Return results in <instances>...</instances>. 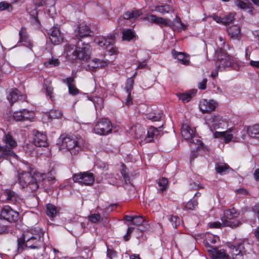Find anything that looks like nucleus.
<instances>
[{
    "mask_svg": "<svg viewBox=\"0 0 259 259\" xmlns=\"http://www.w3.org/2000/svg\"><path fill=\"white\" fill-rule=\"evenodd\" d=\"M144 20L151 21V22L162 26H172V21L168 19L159 17L155 15H150L144 18Z\"/></svg>",
    "mask_w": 259,
    "mask_h": 259,
    "instance_id": "nucleus-16",
    "label": "nucleus"
},
{
    "mask_svg": "<svg viewBox=\"0 0 259 259\" xmlns=\"http://www.w3.org/2000/svg\"><path fill=\"white\" fill-rule=\"evenodd\" d=\"M131 133L134 134L136 138H141L145 133V129L139 124H137L131 127Z\"/></svg>",
    "mask_w": 259,
    "mask_h": 259,
    "instance_id": "nucleus-27",
    "label": "nucleus"
},
{
    "mask_svg": "<svg viewBox=\"0 0 259 259\" xmlns=\"http://www.w3.org/2000/svg\"><path fill=\"white\" fill-rule=\"evenodd\" d=\"M115 36L110 35L106 37L97 36L95 38V42L101 47H104L110 55L117 54L118 51L114 46Z\"/></svg>",
    "mask_w": 259,
    "mask_h": 259,
    "instance_id": "nucleus-6",
    "label": "nucleus"
},
{
    "mask_svg": "<svg viewBox=\"0 0 259 259\" xmlns=\"http://www.w3.org/2000/svg\"><path fill=\"white\" fill-rule=\"evenodd\" d=\"M134 83V80L133 77H130L126 80L125 90H126L127 94L128 95L131 94V91L133 89Z\"/></svg>",
    "mask_w": 259,
    "mask_h": 259,
    "instance_id": "nucleus-44",
    "label": "nucleus"
},
{
    "mask_svg": "<svg viewBox=\"0 0 259 259\" xmlns=\"http://www.w3.org/2000/svg\"><path fill=\"white\" fill-rule=\"evenodd\" d=\"M45 89H46L47 95L49 96V97L51 100H53L54 96L53 95V87L51 85H48V86L46 87Z\"/></svg>",
    "mask_w": 259,
    "mask_h": 259,
    "instance_id": "nucleus-55",
    "label": "nucleus"
},
{
    "mask_svg": "<svg viewBox=\"0 0 259 259\" xmlns=\"http://www.w3.org/2000/svg\"><path fill=\"white\" fill-rule=\"evenodd\" d=\"M235 15V13L232 12L226 16L220 18L219 19L220 20V23L225 25L230 24V23L233 22Z\"/></svg>",
    "mask_w": 259,
    "mask_h": 259,
    "instance_id": "nucleus-37",
    "label": "nucleus"
},
{
    "mask_svg": "<svg viewBox=\"0 0 259 259\" xmlns=\"http://www.w3.org/2000/svg\"><path fill=\"white\" fill-rule=\"evenodd\" d=\"M146 116V118L149 120L153 121H157L162 119L163 114L160 112H151L148 113Z\"/></svg>",
    "mask_w": 259,
    "mask_h": 259,
    "instance_id": "nucleus-36",
    "label": "nucleus"
},
{
    "mask_svg": "<svg viewBox=\"0 0 259 259\" xmlns=\"http://www.w3.org/2000/svg\"><path fill=\"white\" fill-rule=\"evenodd\" d=\"M158 184L159 186L160 187L161 191L162 192H163L167 188L168 185V180L167 179L163 178L159 180Z\"/></svg>",
    "mask_w": 259,
    "mask_h": 259,
    "instance_id": "nucleus-48",
    "label": "nucleus"
},
{
    "mask_svg": "<svg viewBox=\"0 0 259 259\" xmlns=\"http://www.w3.org/2000/svg\"><path fill=\"white\" fill-rule=\"evenodd\" d=\"M249 64L253 67L259 68V61H251Z\"/></svg>",
    "mask_w": 259,
    "mask_h": 259,
    "instance_id": "nucleus-64",
    "label": "nucleus"
},
{
    "mask_svg": "<svg viewBox=\"0 0 259 259\" xmlns=\"http://www.w3.org/2000/svg\"><path fill=\"white\" fill-rule=\"evenodd\" d=\"M46 2V6L50 7L48 12L50 13L52 10L54 9V6L55 4L56 0H45Z\"/></svg>",
    "mask_w": 259,
    "mask_h": 259,
    "instance_id": "nucleus-54",
    "label": "nucleus"
},
{
    "mask_svg": "<svg viewBox=\"0 0 259 259\" xmlns=\"http://www.w3.org/2000/svg\"><path fill=\"white\" fill-rule=\"evenodd\" d=\"M227 246L230 249L233 259H242L243 254L251 249V244L246 239H239L234 244L228 243Z\"/></svg>",
    "mask_w": 259,
    "mask_h": 259,
    "instance_id": "nucleus-2",
    "label": "nucleus"
},
{
    "mask_svg": "<svg viewBox=\"0 0 259 259\" xmlns=\"http://www.w3.org/2000/svg\"><path fill=\"white\" fill-rule=\"evenodd\" d=\"M213 136L215 138H223L225 142L226 143H229L231 141L233 138V135L230 132H215L213 134Z\"/></svg>",
    "mask_w": 259,
    "mask_h": 259,
    "instance_id": "nucleus-29",
    "label": "nucleus"
},
{
    "mask_svg": "<svg viewBox=\"0 0 259 259\" xmlns=\"http://www.w3.org/2000/svg\"><path fill=\"white\" fill-rule=\"evenodd\" d=\"M63 35L58 27L54 26L51 30L50 39L55 45L60 44L63 41Z\"/></svg>",
    "mask_w": 259,
    "mask_h": 259,
    "instance_id": "nucleus-18",
    "label": "nucleus"
},
{
    "mask_svg": "<svg viewBox=\"0 0 259 259\" xmlns=\"http://www.w3.org/2000/svg\"><path fill=\"white\" fill-rule=\"evenodd\" d=\"M207 251L212 259H230V256L224 249H219L216 247L210 246L208 242L205 243Z\"/></svg>",
    "mask_w": 259,
    "mask_h": 259,
    "instance_id": "nucleus-12",
    "label": "nucleus"
},
{
    "mask_svg": "<svg viewBox=\"0 0 259 259\" xmlns=\"http://www.w3.org/2000/svg\"><path fill=\"white\" fill-rule=\"evenodd\" d=\"M135 36L134 32L130 29L124 30L122 31V39L131 40Z\"/></svg>",
    "mask_w": 259,
    "mask_h": 259,
    "instance_id": "nucleus-40",
    "label": "nucleus"
},
{
    "mask_svg": "<svg viewBox=\"0 0 259 259\" xmlns=\"http://www.w3.org/2000/svg\"><path fill=\"white\" fill-rule=\"evenodd\" d=\"M13 118L16 121H25L23 116L22 110L15 112L13 114Z\"/></svg>",
    "mask_w": 259,
    "mask_h": 259,
    "instance_id": "nucleus-50",
    "label": "nucleus"
},
{
    "mask_svg": "<svg viewBox=\"0 0 259 259\" xmlns=\"http://www.w3.org/2000/svg\"><path fill=\"white\" fill-rule=\"evenodd\" d=\"M20 35V41L23 43V45L31 49L32 47V45L30 43L28 39V37L23 34V32L20 31L19 32Z\"/></svg>",
    "mask_w": 259,
    "mask_h": 259,
    "instance_id": "nucleus-41",
    "label": "nucleus"
},
{
    "mask_svg": "<svg viewBox=\"0 0 259 259\" xmlns=\"http://www.w3.org/2000/svg\"><path fill=\"white\" fill-rule=\"evenodd\" d=\"M238 215L239 213L234 208L227 210L225 213L226 219H222L223 227L235 228L239 226L241 224V222L239 220L234 219Z\"/></svg>",
    "mask_w": 259,
    "mask_h": 259,
    "instance_id": "nucleus-9",
    "label": "nucleus"
},
{
    "mask_svg": "<svg viewBox=\"0 0 259 259\" xmlns=\"http://www.w3.org/2000/svg\"><path fill=\"white\" fill-rule=\"evenodd\" d=\"M196 92V90H191L186 93L178 94L177 96L183 102L187 103L195 95Z\"/></svg>",
    "mask_w": 259,
    "mask_h": 259,
    "instance_id": "nucleus-23",
    "label": "nucleus"
},
{
    "mask_svg": "<svg viewBox=\"0 0 259 259\" xmlns=\"http://www.w3.org/2000/svg\"><path fill=\"white\" fill-rule=\"evenodd\" d=\"M141 13L139 11H135L133 12H126L123 15V18H119V22L122 19L133 20L137 18L140 16Z\"/></svg>",
    "mask_w": 259,
    "mask_h": 259,
    "instance_id": "nucleus-31",
    "label": "nucleus"
},
{
    "mask_svg": "<svg viewBox=\"0 0 259 259\" xmlns=\"http://www.w3.org/2000/svg\"><path fill=\"white\" fill-rule=\"evenodd\" d=\"M19 182L26 191L32 192L37 190L38 184L35 178L29 172H22L19 176Z\"/></svg>",
    "mask_w": 259,
    "mask_h": 259,
    "instance_id": "nucleus-5",
    "label": "nucleus"
},
{
    "mask_svg": "<svg viewBox=\"0 0 259 259\" xmlns=\"http://www.w3.org/2000/svg\"><path fill=\"white\" fill-rule=\"evenodd\" d=\"M236 193L237 194H240L241 195H245L248 193L247 191L243 188H241L236 190Z\"/></svg>",
    "mask_w": 259,
    "mask_h": 259,
    "instance_id": "nucleus-63",
    "label": "nucleus"
},
{
    "mask_svg": "<svg viewBox=\"0 0 259 259\" xmlns=\"http://www.w3.org/2000/svg\"><path fill=\"white\" fill-rule=\"evenodd\" d=\"M209 226L210 228H221L222 227H223V223H221L220 222H214L210 223Z\"/></svg>",
    "mask_w": 259,
    "mask_h": 259,
    "instance_id": "nucleus-59",
    "label": "nucleus"
},
{
    "mask_svg": "<svg viewBox=\"0 0 259 259\" xmlns=\"http://www.w3.org/2000/svg\"><path fill=\"white\" fill-rule=\"evenodd\" d=\"M230 36L234 39H239L240 37V28L237 25H233L227 29Z\"/></svg>",
    "mask_w": 259,
    "mask_h": 259,
    "instance_id": "nucleus-28",
    "label": "nucleus"
},
{
    "mask_svg": "<svg viewBox=\"0 0 259 259\" xmlns=\"http://www.w3.org/2000/svg\"><path fill=\"white\" fill-rule=\"evenodd\" d=\"M169 221L175 228H176L177 225L180 224V219L177 216L171 215L169 218Z\"/></svg>",
    "mask_w": 259,
    "mask_h": 259,
    "instance_id": "nucleus-53",
    "label": "nucleus"
},
{
    "mask_svg": "<svg viewBox=\"0 0 259 259\" xmlns=\"http://www.w3.org/2000/svg\"><path fill=\"white\" fill-rule=\"evenodd\" d=\"M30 15L31 18L34 22H38L37 18V12L35 10L32 11L30 13Z\"/></svg>",
    "mask_w": 259,
    "mask_h": 259,
    "instance_id": "nucleus-58",
    "label": "nucleus"
},
{
    "mask_svg": "<svg viewBox=\"0 0 259 259\" xmlns=\"http://www.w3.org/2000/svg\"><path fill=\"white\" fill-rule=\"evenodd\" d=\"M5 221L0 219V233H8L9 230L6 225L5 224Z\"/></svg>",
    "mask_w": 259,
    "mask_h": 259,
    "instance_id": "nucleus-52",
    "label": "nucleus"
},
{
    "mask_svg": "<svg viewBox=\"0 0 259 259\" xmlns=\"http://www.w3.org/2000/svg\"><path fill=\"white\" fill-rule=\"evenodd\" d=\"M235 5L239 8L243 10H247L249 14L253 13V7L248 0H235Z\"/></svg>",
    "mask_w": 259,
    "mask_h": 259,
    "instance_id": "nucleus-20",
    "label": "nucleus"
},
{
    "mask_svg": "<svg viewBox=\"0 0 259 259\" xmlns=\"http://www.w3.org/2000/svg\"><path fill=\"white\" fill-rule=\"evenodd\" d=\"M158 131L156 128L150 127L147 131V135L145 138L146 143H150L154 140V138L157 134Z\"/></svg>",
    "mask_w": 259,
    "mask_h": 259,
    "instance_id": "nucleus-32",
    "label": "nucleus"
},
{
    "mask_svg": "<svg viewBox=\"0 0 259 259\" xmlns=\"http://www.w3.org/2000/svg\"><path fill=\"white\" fill-rule=\"evenodd\" d=\"M121 167H122V169L121 170V174L124 179V180H125V181H128V174H127V172L126 171V167H125V165L124 164H122V165H121Z\"/></svg>",
    "mask_w": 259,
    "mask_h": 259,
    "instance_id": "nucleus-56",
    "label": "nucleus"
},
{
    "mask_svg": "<svg viewBox=\"0 0 259 259\" xmlns=\"http://www.w3.org/2000/svg\"><path fill=\"white\" fill-rule=\"evenodd\" d=\"M3 141L6 146H0V152H3L4 155L5 156L17 157L16 154L13 151V149L17 147V143L12 136L9 133L6 134L3 138Z\"/></svg>",
    "mask_w": 259,
    "mask_h": 259,
    "instance_id": "nucleus-8",
    "label": "nucleus"
},
{
    "mask_svg": "<svg viewBox=\"0 0 259 259\" xmlns=\"http://www.w3.org/2000/svg\"><path fill=\"white\" fill-rule=\"evenodd\" d=\"M34 3L35 6L38 7L46 5L45 0H34Z\"/></svg>",
    "mask_w": 259,
    "mask_h": 259,
    "instance_id": "nucleus-62",
    "label": "nucleus"
},
{
    "mask_svg": "<svg viewBox=\"0 0 259 259\" xmlns=\"http://www.w3.org/2000/svg\"><path fill=\"white\" fill-rule=\"evenodd\" d=\"M112 125L107 118H102L96 124L94 130L96 134L105 136L112 132Z\"/></svg>",
    "mask_w": 259,
    "mask_h": 259,
    "instance_id": "nucleus-10",
    "label": "nucleus"
},
{
    "mask_svg": "<svg viewBox=\"0 0 259 259\" xmlns=\"http://www.w3.org/2000/svg\"><path fill=\"white\" fill-rule=\"evenodd\" d=\"M76 51V48L74 49V46L71 45H67L65 46V52L68 57H71L72 59H74V54Z\"/></svg>",
    "mask_w": 259,
    "mask_h": 259,
    "instance_id": "nucleus-39",
    "label": "nucleus"
},
{
    "mask_svg": "<svg viewBox=\"0 0 259 259\" xmlns=\"http://www.w3.org/2000/svg\"><path fill=\"white\" fill-rule=\"evenodd\" d=\"M207 79L204 78L202 81L199 83L198 88L201 90H204L206 88V84L207 83Z\"/></svg>",
    "mask_w": 259,
    "mask_h": 259,
    "instance_id": "nucleus-61",
    "label": "nucleus"
},
{
    "mask_svg": "<svg viewBox=\"0 0 259 259\" xmlns=\"http://www.w3.org/2000/svg\"><path fill=\"white\" fill-rule=\"evenodd\" d=\"M116 254L115 251L110 249H107V255L109 258L112 259L113 257H115L116 256Z\"/></svg>",
    "mask_w": 259,
    "mask_h": 259,
    "instance_id": "nucleus-60",
    "label": "nucleus"
},
{
    "mask_svg": "<svg viewBox=\"0 0 259 259\" xmlns=\"http://www.w3.org/2000/svg\"><path fill=\"white\" fill-rule=\"evenodd\" d=\"M190 142L193 143L194 145L197 146L196 148L199 149L200 147L203 146V143L202 142L198 139L197 138H193L192 139V140H190Z\"/></svg>",
    "mask_w": 259,
    "mask_h": 259,
    "instance_id": "nucleus-57",
    "label": "nucleus"
},
{
    "mask_svg": "<svg viewBox=\"0 0 259 259\" xmlns=\"http://www.w3.org/2000/svg\"><path fill=\"white\" fill-rule=\"evenodd\" d=\"M82 147V139L75 136H66L62 139V148L67 149L71 154H77L81 150Z\"/></svg>",
    "mask_w": 259,
    "mask_h": 259,
    "instance_id": "nucleus-3",
    "label": "nucleus"
},
{
    "mask_svg": "<svg viewBox=\"0 0 259 259\" xmlns=\"http://www.w3.org/2000/svg\"><path fill=\"white\" fill-rule=\"evenodd\" d=\"M22 111L24 120H30L34 117V113L32 111L25 109H22Z\"/></svg>",
    "mask_w": 259,
    "mask_h": 259,
    "instance_id": "nucleus-47",
    "label": "nucleus"
},
{
    "mask_svg": "<svg viewBox=\"0 0 259 259\" xmlns=\"http://www.w3.org/2000/svg\"><path fill=\"white\" fill-rule=\"evenodd\" d=\"M247 132L250 137L259 139V124H254L248 127Z\"/></svg>",
    "mask_w": 259,
    "mask_h": 259,
    "instance_id": "nucleus-34",
    "label": "nucleus"
},
{
    "mask_svg": "<svg viewBox=\"0 0 259 259\" xmlns=\"http://www.w3.org/2000/svg\"><path fill=\"white\" fill-rule=\"evenodd\" d=\"M172 56L175 59H178L182 64L184 65H188L190 63L188 56H186L183 53L178 52L175 50L172 51Z\"/></svg>",
    "mask_w": 259,
    "mask_h": 259,
    "instance_id": "nucleus-26",
    "label": "nucleus"
},
{
    "mask_svg": "<svg viewBox=\"0 0 259 259\" xmlns=\"http://www.w3.org/2000/svg\"><path fill=\"white\" fill-rule=\"evenodd\" d=\"M215 169L221 175L226 174L230 169L228 164L225 163L219 162L215 164Z\"/></svg>",
    "mask_w": 259,
    "mask_h": 259,
    "instance_id": "nucleus-35",
    "label": "nucleus"
},
{
    "mask_svg": "<svg viewBox=\"0 0 259 259\" xmlns=\"http://www.w3.org/2000/svg\"><path fill=\"white\" fill-rule=\"evenodd\" d=\"M19 92L16 89H12L8 95L7 96V99L10 101L11 104H13L18 99L25 100L26 97L25 95H19Z\"/></svg>",
    "mask_w": 259,
    "mask_h": 259,
    "instance_id": "nucleus-21",
    "label": "nucleus"
},
{
    "mask_svg": "<svg viewBox=\"0 0 259 259\" xmlns=\"http://www.w3.org/2000/svg\"><path fill=\"white\" fill-rule=\"evenodd\" d=\"M73 181L80 185H91L94 182V177L92 173L83 172L76 174L73 176Z\"/></svg>",
    "mask_w": 259,
    "mask_h": 259,
    "instance_id": "nucleus-11",
    "label": "nucleus"
},
{
    "mask_svg": "<svg viewBox=\"0 0 259 259\" xmlns=\"http://www.w3.org/2000/svg\"><path fill=\"white\" fill-rule=\"evenodd\" d=\"M33 143L37 147H46L48 146L47 138L45 134L34 131L33 132Z\"/></svg>",
    "mask_w": 259,
    "mask_h": 259,
    "instance_id": "nucleus-14",
    "label": "nucleus"
},
{
    "mask_svg": "<svg viewBox=\"0 0 259 259\" xmlns=\"http://www.w3.org/2000/svg\"><path fill=\"white\" fill-rule=\"evenodd\" d=\"M91 48L89 44L78 40L76 44V51L74 54V59L87 61L91 57Z\"/></svg>",
    "mask_w": 259,
    "mask_h": 259,
    "instance_id": "nucleus-7",
    "label": "nucleus"
},
{
    "mask_svg": "<svg viewBox=\"0 0 259 259\" xmlns=\"http://www.w3.org/2000/svg\"><path fill=\"white\" fill-rule=\"evenodd\" d=\"M235 64V59L233 57L229 55L225 49L220 48L217 52V59L215 61V66L220 70H223L227 68L232 67Z\"/></svg>",
    "mask_w": 259,
    "mask_h": 259,
    "instance_id": "nucleus-4",
    "label": "nucleus"
},
{
    "mask_svg": "<svg viewBox=\"0 0 259 259\" xmlns=\"http://www.w3.org/2000/svg\"><path fill=\"white\" fill-rule=\"evenodd\" d=\"M49 115L51 118H59L63 115V113L60 110L53 109L50 111Z\"/></svg>",
    "mask_w": 259,
    "mask_h": 259,
    "instance_id": "nucleus-46",
    "label": "nucleus"
},
{
    "mask_svg": "<svg viewBox=\"0 0 259 259\" xmlns=\"http://www.w3.org/2000/svg\"><path fill=\"white\" fill-rule=\"evenodd\" d=\"M1 217L4 221L9 222H16L19 219V213L14 211L10 206L4 207L1 212Z\"/></svg>",
    "mask_w": 259,
    "mask_h": 259,
    "instance_id": "nucleus-13",
    "label": "nucleus"
},
{
    "mask_svg": "<svg viewBox=\"0 0 259 259\" xmlns=\"http://www.w3.org/2000/svg\"><path fill=\"white\" fill-rule=\"evenodd\" d=\"M217 103L213 100L208 101L204 99L200 101L199 108L204 113H209L214 111L216 108Z\"/></svg>",
    "mask_w": 259,
    "mask_h": 259,
    "instance_id": "nucleus-17",
    "label": "nucleus"
},
{
    "mask_svg": "<svg viewBox=\"0 0 259 259\" xmlns=\"http://www.w3.org/2000/svg\"><path fill=\"white\" fill-rule=\"evenodd\" d=\"M169 27L179 32L186 30L187 27V25L182 23L181 19L178 16H176L174 21H172V26H169Z\"/></svg>",
    "mask_w": 259,
    "mask_h": 259,
    "instance_id": "nucleus-24",
    "label": "nucleus"
},
{
    "mask_svg": "<svg viewBox=\"0 0 259 259\" xmlns=\"http://www.w3.org/2000/svg\"><path fill=\"white\" fill-rule=\"evenodd\" d=\"M74 81V78L70 77L66 79V83L68 87L69 92L70 94L75 95L79 92L78 90L72 83Z\"/></svg>",
    "mask_w": 259,
    "mask_h": 259,
    "instance_id": "nucleus-33",
    "label": "nucleus"
},
{
    "mask_svg": "<svg viewBox=\"0 0 259 259\" xmlns=\"http://www.w3.org/2000/svg\"><path fill=\"white\" fill-rule=\"evenodd\" d=\"M153 8L152 10V11L159 12L162 15L174 12V8L171 6L167 4L161 6H155L153 7Z\"/></svg>",
    "mask_w": 259,
    "mask_h": 259,
    "instance_id": "nucleus-25",
    "label": "nucleus"
},
{
    "mask_svg": "<svg viewBox=\"0 0 259 259\" xmlns=\"http://www.w3.org/2000/svg\"><path fill=\"white\" fill-rule=\"evenodd\" d=\"M110 63V61L106 60H102L99 59H94L90 64L88 65V67L90 69L93 70L94 69L99 67H104L108 66Z\"/></svg>",
    "mask_w": 259,
    "mask_h": 259,
    "instance_id": "nucleus-22",
    "label": "nucleus"
},
{
    "mask_svg": "<svg viewBox=\"0 0 259 259\" xmlns=\"http://www.w3.org/2000/svg\"><path fill=\"white\" fill-rule=\"evenodd\" d=\"M59 64L60 62L58 59H54L52 58L45 63V66L47 67L50 68L57 66L59 65Z\"/></svg>",
    "mask_w": 259,
    "mask_h": 259,
    "instance_id": "nucleus-42",
    "label": "nucleus"
},
{
    "mask_svg": "<svg viewBox=\"0 0 259 259\" xmlns=\"http://www.w3.org/2000/svg\"><path fill=\"white\" fill-rule=\"evenodd\" d=\"M57 212V207L52 204H48L46 206V213L47 215L51 218H54L56 217Z\"/></svg>",
    "mask_w": 259,
    "mask_h": 259,
    "instance_id": "nucleus-38",
    "label": "nucleus"
},
{
    "mask_svg": "<svg viewBox=\"0 0 259 259\" xmlns=\"http://www.w3.org/2000/svg\"><path fill=\"white\" fill-rule=\"evenodd\" d=\"M101 219V215L99 213H94L89 216V220L93 223H97Z\"/></svg>",
    "mask_w": 259,
    "mask_h": 259,
    "instance_id": "nucleus-51",
    "label": "nucleus"
},
{
    "mask_svg": "<svg viewBox=\"0 0 259 259\" xmlns=\"http://www.w3.org/2000/svg\"><path fill=\"white\" fill-rule=\"evenodd\" d=\"M44 232L40 230H32L30 234H23L22 237L18 239V250L22 251L24 246L30 248H37L42 241Z\"/></svg>",
    "mask_w": 259,
    "mask_h": 259,
    "instance_id": "nucleus-1",
    "label": "nucleus"
},
{
    "mask_svg": "<svg viewBox=\"0 0 259 259\" xmlns=\"http://www.w3.org/2000/svg\"><path fill=\"white\" fill-rule=\"evenodd\" d=\"M6 198V200L11 201L12 203H15L19 199L17 194L9 189L5 190L3 194Z\"/></svg>",
    "mask_w": 259,
    "mask_h": 259,
    "instance_id": "nucleus-30",
    "label": "nucleus"
},
{
    "mask_svg": "<svg viewBox=\"0 0 259 259\" xmlns=\"http://www.w3.org/2000/svg\"><path fill=\"white\" fill-rule=\"evenodd\" d=\"M91 33L89 27L83 23L79 24L74 29L75 36L78 40H81V38L90 35Z\"/></svg>",
    "mask_w": 259,
    "mask_h": 259,
    "instance_id": "nucleus-15",
    "label": "nucleus"
},
{
    "mask_svg": "<svg viewBox=\"0 0 259 259\" xmlns=\"http://www.w3.org/2000/svg\"><path fill=\"white\" fill-rule=\"evenodd\" d=\"M198 202L196 199L193 198L191 199L185 205V209L188 210H194L197 206Z\"/></svg>",
    "mask_w": 259,
    "mask_h": 259,
    "instance_id": "nucleus-43",
    "label": "nucleus"
},
{
    "mask_svg": "<svg viewBox=\"0 0 259 259\" xmlns=\"http://www.w3.org/2000/svg\"><path fill=\"white\" fill-rule=\"evenodd\" d=\"M146 222L145 219L141 215H134L132 225L141 226Z\"/></svg>",
    "mask_w": 259,
    "mask_h": 259,
    "instance_id": "nucleus-45",
    "label": "nucleus"
},
{
    "mask_svg": "<svg viewBox=\"0 0 259 259\" xmlns=\"http://www.w3.org/2000/svg\"><path fill=\"white\" fill-rule=\"evenodd\" d=\"M182 137L186 140H191L195 136V133L189 125L184 124L181 127Z\"/></svg>",
    "mask_w": 259,
    "mask_h": 259,
    "instance_id": "nucleus-19",
    "label": "nucleus"
},
{
    "mask_svg": "<svg viewBox=\"0 0 259 259\" xmlns=\"http://www.w3.org/2000/svg\"><path fill=\"white\" fill-rule=\"evenodd\" d=\"M7 10L11 12L12 10V7L11 4L6 2H2L0 3V11Z\"/></svg>",
    "mask_w": 259,
    "mask_h": 259,
    "instance_id": "nucleus-49",
    "label": "nucleus"
}]
</instances>
